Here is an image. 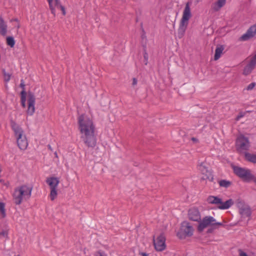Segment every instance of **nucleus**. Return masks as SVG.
I'll list each match as a JSON object with an SVG mask.
<instances>
[{"label":"nucleus","instance_id":"2eb2a0df","mask_svg":"<svg viewBox=\"0 0 256 256\" xmlns=\"http://www.w3.org/2000/svg\"><path fill=\"white\" fill-rule=\"evenodd\" d=\"M200 170L204 175L202 180H208L210 182H212L214 180V176L212 174V172L208 170L205 166H203L202 164L200 165Z\"/></svg>","mask_w":256,"mask_h":256},{"label":"nucleus","instance_id":"f03ea898","mask_svg":"<svg viewBox=\"0 0 256 256\" xmlns=\"http://www.w3.org/2000/svg\"><path fill=\"white\" fill-rule=\"evenodd\" d=\"M32 190V186H28L26 184L16 188L12 194L14 204L16 205H20L23 200H28L31 196Z\"/></svg>","mask_w":256,"mask_h":256},{"label":"nucleus","instance_id":"6e6552de","mask_svg":"<svg viewBox=\"0 0 256 256\" xmlns=\"http://www.w3.org/2000/svg\"><path fill=\"white\" fill-rule=\"evenodd\" d=\"M194 228L190 223L187 221H184L181 224L180 230L177 232V236L180 239H184L186 237H190L192 236Z\"/></svg>","mask_w":256,"mask_h":256},{"label":"nucleus","instance_id":"ddd939ff","mask_svg":"<svg viewBox=\"0 0 256 256\" xmlns=\"http://www.w3.org/2000/svg\"><path fill=\"white\" fill-rule=\"evenodd\" d=\"M188 214V218L190 220L199 222L201 220L200 213L196 207L190 208Z\"/></svg>","mask_w":256,"mask_h":256},{"label":"nucleus","instance_id":"a19ab883","mask_svg":"<svg viewBox=\"0 0 256 256\" xmlns=\"http://www.w3.org/2000/svg\"><path fill=\"white\" fill-rule=\"evenodd\" d=\"M243 116H244V115H243V114H238V115L237 116V117H236V120H238L240 118H242Z\"/></svg>","mask_w":256,"mask_h":256},{"label":"nucleus","instance_id":"c756f323","mask_svg":"<svg viewBox=\"0 0 256 256\" xmlns=\"http://www.w3.org/2000/svg\"><path fill=\"white\" fill-rule=\"evenodd\" d=\"M256 84L255 82H252L250 84H248L246 88V90H252L254 87L256 86Z\"/></svg>","mask_w":256,"mask_h":256},{"label":"nucleus","instance_id":"20e7f679","mask_svg":"<svg viewBox=\"0 0 256 256\" xmlns=\"http://www.w3.org/2000/svg\"><path fill=\"white\" fill-rule=\"evenodd\" d=\"M20 102L23 108L26 107V96H28V108L27 110V114L30 116H32L35 110V101L36 98L34 93L30 90H28V92H21Z\"/></svg>","mask_w":256,"mask_h":256},{"label":"nucleus","instance_id":"c03bdc74","mask_svg":"<svg viewBox=\"0 0 256 256\" xmlns=\"http://www.w3.org/2000/svg\"><path fill=\"white\" fill-rule=\"evenodd\" d=\"M55 156L57 157V154H56V152H55Z\"/></svg>","mask_w":256,"mask_h":256},{"label":"nucleus","instance_id":"9b49d317","mask_svg":"<svg viewBox=\"0 0 256 256\" xmlns=\"http://www.w3.org/2000/svg\"><path fill=\"white\" fill-rule=\"evenodd\" d=\"M48 2L50 8L51 10V12L54 16H56L55 8L60 10L64 16L66 15V12L65 8L60 4L59 0H48Z\"/></svg>","mask_w":256,"mask_h":256},{"label":"nucleus","instance_id":"a878e982","mask_svg":"<svg viewBox=\"0 0 256 256\" xmlns=\"http://www.w3.org/2000/svg\"><path fill=\"white\" fill-rule=\"evenodd\" d=\"M0 212L3 218L6 216L5 204L3 202H0Z\"/></svg>","mask_w":256,"mask_h":256},{"label":"nucleus","instance_id":"72a5a7b5","mask_svg":"<svg viewBox=\"0 0 256 256\" xmlns=\"http://www.w3.org/2000/svg\"><path fill=\"white\" fill-rule=\"evenodd\" d=\"M2 236L4 237H8V232L6 230H2L0 232V236Z\"/></svg>","mask_w":256,"mask_h":256},{"label":"nucleus","instance_id":"7c9ffc66","mask_svg":"<svg viewBox=\"0 0 256 256\" xmlns=\"http://www.w3.org/2000/svg\"><path fill=\"white\" fill-rule=\"evenodd\" d=\"M144 64L146 65L148 64V53L146 52V50H144Z\"/></svg>","mask_w":256,"mask_h":256},{"label":"nucleus","instance_id":"4468645a","mask_svg":"<svg viewBox=\"0 0 256 256\" xmlns=\"http://www.w3.org/2000/svg\"><path fill=\"white\" fill-rule=\"evenodd\" d=\"M237 205L240 208V213L242 217L248 218L250 216L252 212L250 207L244 206L239 200H238Z\"/></svg>","mask_w":256,"mask_h":256},{"label":"nucleus","instance_id":"a211bd4d","mask_svg":"<svg viewBox=\"0 0 256 256\" xmlns=\"http://www.w3.org/2000/svg\"><path fill=\"white\" fill-rule=\"evenodd\" d=\"M46 182L50 186V188H56L60 180L58 178L52 176L46 178Z\"/></svg>","mask_w":256,"mask_h":256},{"label":"nucleus","instance_id":"412c9836","mask_svg":"<svg viewBox=\"0 0 256 256\" xmlns=\"http://www.w3.org/2000/svg\"><path fill=\"white\" fill-rule=\"evenodd\" d=\"M7 32V25L5 24L3 18H0V34L5 36Z\"/></svg>","mask_w":256,"mask_h":256},{"label":"nucleus","instance_id":"5701e85b","mask_svg":"<svg viewBox=\"0 0 256 256\" xmlns=\"http://www.w3.org/2000/svg\"><path fill=\"white\" fill-rule=\"evenodd\" d=\"M218 183L220 187L228 188L232 184V182L226 180H221L218 181Z\"/></svg>","mask_w":256,"mask_h":256},{"label":"nucleus","instance_id":"f3484780","mask_svg":"<svg viewBox=\"0 0 256 256\" xmlns=\"http://www.w3.org/2000/svg\"><path fill=\"white\" fill-rule=\"evenodd\" d=\"M256 65V61L251 59L250 62L244 68L243 74L245 76L249 74L254 69Z\"/></svg>","mask_w":256,"mask_h":256},{"label":"nucleus","instance_id":"1a4fd4ad","mask_svg":"<svg viewBox=\"0 0 256 256\" xmlns=\"http://www.w3.org/2000/svg\"><path fill=\"white\" fill-rule=\"evenodd\" d=\"M236 147L237 152L240 154H244V152H246L250 148V143L248 138L244 135L239 136L236 142Z\"/></svg>","mask_w":256,"mask_h":256},{"label":"nucleus","instance_id":"c85d7f7f","mask_svg":"<svg viewBox=\"0 0 256 256\" xmlns=\"http://www.w3.org/2000/svg\"><path fill=\"white\" fill-rule=\"evenodd\" d=\"M209 219H210V226L212 227L215 226L214 222H216V220L215 218H213L212 216H209Z\"/></svg>","mask_w":256,"mask_h":256},{"label":"nucleus","instance_id":"58836bf2","mask_svg":"<svg viewBox=\"0 0 256 256\" xmlns=\"http://www.w3.org/2000/svg\"><path fill=\"white\" fill-rule=\"evenodd\" d=\"M204 121L203 120L201 119L198 120V126H200L201 125H204V124L202 122Z\"/></svg>","mask_w":256,"mask_h":256},{"label":"nucleus","instance_id":"7ed1b4c3","mask_svg":"<svg viewBox=\"0 0 256 256\" xmlns=\"http://www.w3.org/2000/svg\"><path fill=\"white\" fill-rule=\"evenodd\" d=\"M10 124L14 132V135L16 137L18 146L21 150H26L28 146V142L26 136L24 134L22 129L12 120H10Z\"/></svg>","mask_w":256,"mask_h":256},{"label":"nucleus","instance_id":"a18cd8bd","mask_svg":"<svg viewBox=\"0 0 256 256\" xmlns=\"http://www.w3.org/2000/svg\"><path fill=\"white\" fill-rule=\"evenodd\" d=\"M15 20V21H17V20H17V19H15V20Z\"/></svg>","mask_w":256,"mask_h":256},{"label":"nucleus","instance_id":"cd10ccee","mask_svg":"<svg viewBox=\"0 0 256 256\" xmlns=\"http://www.w3.org/2000/svg\"><path fill=\"white\" fill-rule=\"evenodd\" d=\"M94 256H107V254L104 251L100 250L94 252Z\"/></svg>","mask_w":256,"mask_h":256},{"label":"nucleus","instance_id":"39448f33","mask_svg":"<svg viewBox=\"0 0 256 256\" xmlns=\"http://www.w3.org/2000/svg\"><path fill=\"white\" fill-rule=\"evenodd\" d=\"M192 16L190 12V2H188L186 4L182 18L180 20V26L178 31V36L179 38H182L184 35L186 30L188 26V20Z\"/></svg>","mask_w":256,"mask_h":256},{"label":"nucleus","instance_id":"b1692460","mask_svg":"<svg viewBox=\"0 0 256 256\" xmlns=\"http://www.w3.org/2000/svg\"><path fill=\"white\" fill-rule=\"evenodd\" d=\"M6 44L11 48H13L15 44L14 38L11 36H8L6 38Z\"/></svg>","mask_w":256,"mask_h":256},{"label":"nucleus","instance_id":"aec40b11","mask_svg":"<svg viewBox=\"0 0 256 256\" xmlns=\"http://www.w3.org/2000/svg\"><path fill=\"white\" fill-rule=\"evenodd\" d=\"M224 49V45H217L216 49L215 50V54L214 56V60H216L220 58L221 54H222Z\"/></svg>","mask_w":256,"mask_h":256},{"label":"nucleus","instance_id":"f8f14e48","mask_svg":"<svg viewBox=\"0 0 256 256\" xmlns=\"http://www.w3.org/2000/svg\"><path fill=\"white\" fill-rule=\"evenodd\" d=\"M256 34V24L252 26L240 38V41H247L254 38Z\"/></svg>","mask_w":256,"mask_h":256},{"label":"nucleus","instance_id":"79ce46f5","mask_svg":"<svg viewBox=\"0 0 256 256\" xmlns=\"http://www.w3.org/2000/svg\"><path fill=\"white\" fill-rule=\"evenodd\" d=\"M191 140H192V141H193L194 142H198V140L196 138H194V137L192 138H191Z\"/></svg>","mask_w":256,"mask_h":256},{"label":"nucleus","instance_id":"4be33fe9","mask_svg":"<svg viewBox=\"0 0 256 256\" xmlns=\"http://www.w3.org/2000/svg\"><path fill=\"white\" fill-rule=\"evenodd\" d=\"M226 0H218V1L214 4L213 9L214 11H218L222 8L226 4Z\"/></svg>","mask_w":256,"mask_h":256},{"label":"nucleus","instance_id":"bb28decb","mask_svg":"<svg viewBox=\"0 0 256 256\" xmlns=\"http://www.w3.org/2000/svg\"><path fill=\"white\" fill-rule=\"evenodd\" d=\"M2 74L4 76V80L6 82H8L10 78L11 74L6 73L5 70H2Z\"/></svg>","mask_w":256,"mask_h":256},{"label":"nucleus","instance_id":"393cba45","mask_svg":"<svg viewBox=\"0 0 256 256\" xmlns=\"http://www.w3.org/2000/svg\"><path fill=\"white\" fill-rule=\"evenodd\" d=\"M58 194L56 188H50V198L52 200H54Z\"/></svg>","mask_w":256,"mask_h":256},{"label":"nucleus","instance_id":"f257e3e1","mask_svg":"<svg viewBox=\"0 0 256 256\" xmlns=\"http://www.w3.org/2000/svg\"><path fill=\"white\" fill-rule=\"evenodd\" d=\"M78 124L84 143L88 148H94L96 144V138L92 120L88 116L82 114L78 118Z\"/></svg>","mask_w":256,"mask_h":256},{"label":"nucleus","instance_id":"473e14b6","mask_svg":"<svg viewBox=\"0 0 256 256\" xmlns=\"http://www.w3.org/2000/svg\"><path fill=\"white\" fill-rule=\"evenodd\" d=\"M0 182L2 184L6 186V187H8L9 184H10V183H9V182L8 181H5L3 179H0Z\"/></svg>","mask_w":256,"mask_h":256},{"label":"nucleus","instance_id":"f704fd0d","mask_svg":"<svg viewBox=\"0 0 256 256\" xmlns=\"http://www.w3.org/2000/svg\"><path fill=\"white\" fill-rule=\"evenodd\" d=\"M216 228L214 226V227H212L211 228H208V230H207V232H206L208 234H210V233H212L214 230V229Z\"/></svg>","mask_w":256,"mask_h":256},{"label":"nucleus","instance_id":"0eeeda50","mask_svg":"<svg viewBox=\"0 0 256 256\" xmlns=\"http://www.w3.org/2000/svg\"><path fill=\"white\" fill-rule=\"evenodd\" d=\"M206 201L209 204L217 205V208L220 210L228 209L234 204L232 199H229L225 202H223L222 198L213 196H208Z\"/></svg>","mask_w":256,"mask_h":256},{"label":"nucleus","instance_id":"37998d69","mask_svg":"<svg viewBox=\"0 0 256 256\" xmlns=\"http://www.w3.org/2000/svg\"><path fill=\"white\" fill-rule=\"evenodd\" d=\"M48 148L49 150H52V147H51V146L50 144H48Z\"/></svg>","mask_w":256,"mask_h":256},{"label":"nucleus","instance_id":"e433bc0d","mask_svg":"<svg viewBox=\"0 0 256 256\" xmlns=\"http://www.w3.org/2000/svg\"><path fill=\"white\" fill-rule=\"evenodd\" d=\"M240 256H248L247 254L242 250H240Z\"/></svg>","mask_w":256,"mask_h":256},{"label":"nucleus","instance_id":"423d86ee","mask_svg":"<svg viewBox=\"0 0 256 256\" xmlns=\"http://www.w3.org/2000/svg\"><path fill=\"white\" fill-rule=\"evenodd\" d=\"M232 168L234 173L244 182H249L252 181L255 178L251 170L248 168L236 166H232Z\"/></svg>","mask_w":256,"mask_h":256},{"label":"nucleus","instance_id":"6ab92c4d","mask_svg":"<svg viewBox=\"0 0 256 256\" xmlns=\"http://www.w3.org/2000/svg\"><path fill=\"white\" fill-rule=\"evenodd\" d=\"M244 154L246 161L256 164V154L244 152Z\"/></svg>","mask_w":256,"mask_h":256},{"label":"nucleus","instance_id":"dca6fc26","mask_svg":"<svg viewBox=\"0 0 256 256\" xmlns=\"http://www.w3.org/2000/svg\"><path fill=\"white\" fill-rule=\"evenodd\" d=\"M199 222L198 227V230L199 232H202L204 229L208 226H210L209 216H206L202 218V220H200Z\"/></svg>","mask_w":256,"mask_h":256},{"label":"nucleus","instance_id":"49530a36","mask_svg":"<svg viewBox=\"0 0 256 256\" xmlns=\"http://www.w3.org/2000/svg\"><path fill=\"white\" fill-rule=\"evenodd\" d=\"M199 0H197L198 2H199Z\"/></svg>","mask_w":256,"mask_h":256},{"label":"nucleus","instance_id":"c9c22d12","mask_svg":"<svg viewBox=\"0 0 256 256\" xmlns=\"http://www.w3.org/2000/svg\"><path fill=\"white\" fill-rule=\"evenodd\" d=\"M137 84V80L136 78H132V85L133 86H136V84Z\"/></svg>","mask_w":256,"mask_h":256},{"label":"nucleus","instance_id":"9d476101","mask_svg":"<svg viewBox=\"0 0 256 256\" xmlns=\"http://www.w3.org/2000/svg\"><path fill=\"white\" fill-rule=\"evenodd\" d=\"M153 242L154 245L156 250L162 252L166 248V238L164 233H161L157 238L156 240L154 239V236Z\"/></svg>","mask_w":256,"mask_h":256},{"label":"nucleus","instance_id":"4c0bfd02","mask_svg":"<svg viewBox=\"0 0 256 256\" xmlns=\"http://www.w3.org/2000/svg\"><path fill=\"white\" fill-rule=\"evenodd\" d=\"M214 224H215V227H216V226H224L222 223L220 222H214Z\"/></svg>","mask_w":256,"mask_h":256},{"label":"nucleus","instance_id":"ea45409f","mask_svg":"<svg viewBox=\"0 0 256 256\" xmlns=\"http://www.w3.org/2000/svg\"><path fill=\"white\" fill-rule=\"evenodd\" d=\"M139 254L142 256H148V254L144 252H140Z\"/></svg>","mask_w":256,"mask_h":256},{"label":"nucleus","instance_id":"2f4dec72","mask_svg":"<svg viewBox=\"0 0 256 256\" xmlns=\"http://www.w3.org/2000/svg\"><path fill=\"white\" fill-rule=\"evenodd\" d=\"M20 88H21L22 89V92H23V91L26 92V90H25V84H24V80L22 79L21 80H20Z\"/></svg>","mask_w":256,"mask_h":256}]
</instances>
